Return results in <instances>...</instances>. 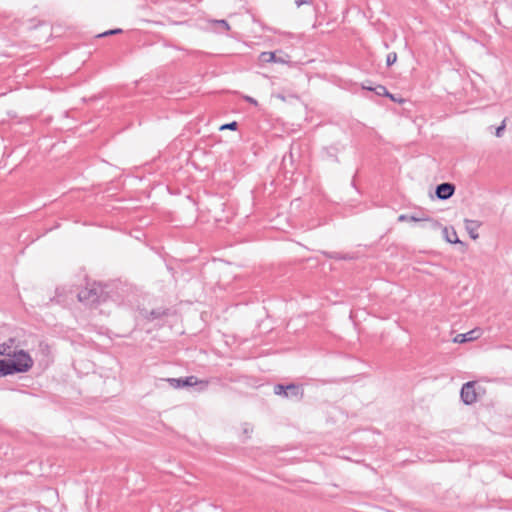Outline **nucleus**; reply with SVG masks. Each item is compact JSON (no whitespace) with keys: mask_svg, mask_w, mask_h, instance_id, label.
Segmentation results:
<instances>
[{"mask_svg":"<svg viewBox=\"0 0 512 512\" xmlns=\"http://www.w3.org/2000/svg\"><path fill=\"white\" fill-rule=\"evenodd\" d=\"M99 283H93L78 292V300L88 305H98L107 301L108 291Z\"/></svg>","mask_w":512,"mask_h":512,"instance_id":"nucleus-1","label":"nucleus"},{"mask_svg":"<svg viewBox=\"0 0 512 512\" xmlns=\"http://www.w3.org/2000/svg\"><path fill=\"white\" fill-rule=\"evenodd\" d=\"M10 375L28 372L34 361L30 354L22 349L14 351L8 358Z\"/></svg>","mask_w":512,"mask_h":512,"instance_id":"nucleus-2","label":"nucleus"},{"mask_svg":"<svg viewBox=\"0 0 512 512\" xmlns=\"http://www.w3.org/2000/svg\"><path fill=\"white\" fill-rule=\"evenodd\" d=\"M167 381L173 388L197 386L198 391H205L208 387V381L199 380L196 376H188L185 378H168Z\"/></svg>","mask_w":512,"mask_h":512,"instance_id":"nucleus-3","label":"nucleus"},{"mask_svg":"<svg viewBox=\"0 0 512 512\" xmlns=\"http://www.w3.org/2000/svg\"><path fill=\"white\" fill-rule=\"evenodd\" d=\"M274 394L285 398H295L300 400L303 397V389L293 383L288 385L276 384L274 386Z\"/></svg>","mask_w":512,"mask_h":512,"instance_id":"nucleus-4","label":"nucleus"},{"mask_svg":"<svg viewBox=\"0 0 512 512\" xmlns=\"http://www.w3.org/2000/svg\"><path fill=\"white\" fill-rule=\"evenodd\" d=\"M398 221L399 222H404V221L421 222V223H423L422 226L424 228H430L432 230H437V229L441 228V224L438 221H436L430 217H416V216H409L406 214H401L398 217Z\"/></svg>","mask_w":512,"mask_h":512,"instance_id":"nucleus-5","label":"nucleus"},{"mask_svg":"<svg viewBox=\"0 0 512 512\" xmlns=\"http://www.w3.org/2000/svg\"><path fill=\"white\" fill-rule=\"evenodd\" d=\"M475 385H476L475 381H469V382H466L461 388L460 397H461V400L466 405H471L477 401V393L475 390Z\"/></svg>","mask_w":512,"mask_h":512,"instance_id":"nucleus-6","label":"nucleus"},{"mask_svg":"<svg viewBox=\"0 0 512 512\" xmlns=\"http://www.w3.org/2000/svg\"><path fill=\"white\" fill-rule=\"evenodd\" d=\"M455 185L449 182L438 184L435 189L436 197L440 200H447L453 196Z\"/></svg>","mask_w":512,"mask_h":512,"instance_id":"nucleus-7","label":"nucleus"},{"mask_svg":"<svg viewBox=\"0 0 512 512\" xmlns=\"http://www.w3.org/2000/svg\"><path fill=\"white\" fill-rule=\"evenodd\" d=\"M479 336H480V330L479 329H474V330H471V331H469L467 333L458 334L454 338V342H456V343H465V342H469V341L475 340Z\"/></svg>","mask_w":512,"mask_h":512,"instance_id":"nucleus-8","label":"nucleus"},{"mask_svg":"<svg viewBox=\"0 0 512 512\" xmlns=\"http://www.w3.org/2000/svg\"><path fill=\"white\" fill-rule=\"evenodd\" d=\"M481 223L476 220L465 219V229L473 240L478 239L479 234L477 233Z\"/></svg>","mask_w":512,"mask_h":512,"instance_id":"nucleus-9","label":"nucleus"},{"mask_svg":"<svg viewBox=\"0 0 512 512\" xmlns=\"http://www.w3.org/2000/svg\"><path fill=\"white\" fill-rule=\"evenodd\" d=\"M444 238L447 242L451 244H463L458 236L454 228L448 229L447 227H443L442 229Z\"/></svg>","mask_w":512,"mask_h":512,"instance_id":"nucleus-10","label":"nucleus"},{"mask_svg":"<svg viewBox=\"0 0 512 512\" xmlns=\"http://www.w3.org/2000/svg\"><path fill=\"white\" fill-rule=\"evenodd\" d=\"M13 343H14V340L10 339L8 342L1 344L0 345V354L7 358H10V355H12V353L14 351H17L16 349H13Z\"/></svg>","mask_w":512,"mask_h":512,"instance_id":"nucleus-11","label":"nucleus"},{"mask_svg":"<svg viewBox=\"0 0 512 512\" xmlns=\"http://www.w3.org/2000/svg\"><path fill=\"white\" fill-rule=\"evenodd\" d=\"M325 255L329 258L339 259V260H352L354 256L350 254H341L338 252H325Z\"/></svg>","mask_w":512,"mask_h":512,"instance_id":"nucleus-12","label":"nucleus"},{"mask_svg":"<svg viewBox=\"0 0 512 512\" xmlns=\"http://www.w3.org/2000/svg\"><path fill=\"white\" fill-rule=\"evenodd\" d=\"M7 370H9L8 358H6V359L0 358V377L10 375V372H8Z\"/></svg>","mask_w":512,"mask_h":512,"instance_id":"nucleus-13","label":"nucleus"},{"mask_svg":"<svg viewBox=\"0 0 512 512\" xmlns=\"http://www.w3.org/2000/svg\"><path fill=\"white\" fill-rule=\"evenodd\" d=\"M273 59H274V52L267 51V52H262L259 55V61L262 63H271Z\"/></svg>","mask_w":512,"mask_h":512,"instance_id":"nucleus-14","label":"nucleus"},{"mask_svg":"<svg viewBox=\"0 0 512 512\" xmlns=\"http://www.w3.org/2000/svg\"><path fill=\"white\" fill-rule=\"evenodd\" d=\"M369 90H374L377 95H385V96H391V94L388 92L385 86L378 85L374 89L368 88Z\"/></svg>","mask_w":512,"mask_h":512,"instance_id":"nucleus-15","label":"nucleus"},{"mask_svg":"<svg viewBox=\"0 0 512 512\" xmlns=\"http://www.w3.org/2000/svg\"><path fill=\"white\" fill-rule=\"evenodd\" d=\"M397 61V54L396 52H390L386 57V64L387 66L393 65Z\"/></svg>","mask_w":512,"mask_h":512,"instance_id":"nucleus-16","label":"nucleus"},{"mask_svg":"<svg viewBox=\"0 0 512 512\" xmlns=\"http://www.w3.org/2000/svg\"><path fill=\"white\" fill-rule=\"evenodd\" d=\"M237 127H238V123L236 121H232L230 123L223 124L222 126H220V130H226V129L236 130Z\"/></svg>","mask_w":512,"mask_h":512,"instance_id":"nucleus-17","label":"nucleus"},{"mask_svg":"<svg viewBox=\"0 0 512 512\" xmlns=\"http://www.w3.org/2000/svg\"><path fill=\"white\" fill-rule=\"evenodd\" d=\"M215 24L219 25L221 28H223L225 31H228L230 29V26L226 20H215Z\"/></svg>","mask_w":512,"mask_h":512,"instance_id":"nucleus-18","label":"nucleus"},{"mask_svg":"<svg viewBox=\"0 0 512 512\" xmlns=\"http://www.w3.org/2000/svg\"><path fill=\"white\" fill-rule=\"evenodd\" d=\"M122 30L117 28V29H112V30H108L100 35H98L99 37H104V36H109V35H114V34H118V33H121Z\"/></svg>","mask_w":512,"mask_h":512,"instance_id":"nucleus-19","label":"nucleus"},{"mask_svg":"<svg viewBox=\"0 0 512 512\" xmlns=\"http://www.w3.org/2000/svg\"><path fill=\"white\" fill-rule=\"evenodd\" d=\"M505 127H506L505 120H503L502 124L496 128L495 135L497 137H501L505 130Z\"/></svg>","mask_w":512,"mask_h":512,"instance_id":"nucleus-20","label":"nucleus"},{"mask_svg":"<svg viewBox=\"0 0 512 512\" xmlns=\"http://www.w3.org/2000/svg\"><path fill=\"white\" fill-rule=\"evenodd\" d=\"M244 99H245L247 102H249V103H251V104H253V105H257V104H258L257 100H255L254 98H252V97H250V96H245V97H244Z\"/></svg>","mask_w":512,"mask_h":512,"instance_id":"nucleus-21","label":"nucleus"},{"mask_svg":"<svg viewBox=\"0 0 512 512\" xmlns=\"http://www.w3.org/2000/svg\"><path fill=\"white\" fill-rule=\"evenodd\" d=\"M272 62H275V63H286V61L283 58L277 57L275 53H274V59L272 60Z\"/></svg>","mask_w":512,"mask_h":512,"instance_id":"nucleus-22","label":"nucleus"},{"mask_svg":"<svg viewBox=\"0 0 512 512\" xmlns=\"http://www.w3.org/2000/svg\"><path fill=\"white\" fill-rule=\"evenodd\" d=\"M150 314L152 319H156L161 316V312L155 310H152Z\"/></svg>","mask_w":512,"mask_h":512,"instance_id":"nucleus-23","label":"nucleus"},{"mask_svg":"<svg viewBox=\"0 0 512 512\" xmlns=\"http://www.w3.org/2000/svg\"><path fill=\"white\" fill-rule=\"evenodd\" d=\"M388 97L391 98L393 101L397 100V97H394L392 94H391V96H388Z\"/></svg>","mask_w":512,"mask_h":512,"instance_id":"nucleus-24","label":"nucleus"},{"mask_svg":"<svg viewBox=\"0 0 512 512\" xmlns=\"http://www.w3.org/2000/svg\"><path fill=\"white\" fill-rule=\"evenodd\" d=\"M296 3L298 6H300L301 4H303V1L296 0Z\"/></svg>","mask_w":512,"mask_h":512,"instance_id":"nucleus-25","label":"nucleus"}]
</instances>
